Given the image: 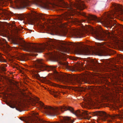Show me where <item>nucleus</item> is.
Masks as SVG:
<instances>
[{"mask_svg":"<svg viewBox=\"0 0 123 123\" xmlns=\"http://www.w3.org/2000/svg\"><path fill=\"white\" fill-rule=\"evenodd\" d=\"M16 0L20 2L21 5L25 7L30 6L32 4H34L36 5H39L44 8L48 9L49 7V4H54L61 7L67 8L68 12H66L63 16H56L54 19H50V21L51 23L55 24L54 25H53V27L51 29V31L61 36H64L66 33L63 30H59V28L60 27H65L66 26H64L63 25H62L61 26H60L56 25L57 24V22H60L62 18H66L70 15H73L74 14L75 11L73 9L72 6L80 10L83 9L86 7L84 3L80 0H78L77 2L72 4L70 5L64 2L63 0H35L32 1L29 0Z\"/></svg>","mask_w":123,"mask_h":123,"instance_id":"f257e3e1","label":"nucleus"},{"mask_svg":"<svg viewBox=\"0 0 123 123\" xmlns=\"http://www.w3.org/2000/svg\"><path fill=\"white\" fill-rule=\"evenodd\" d=\"M19 45L24 50L32 53L43 52L45 49H50L52 48L57 49L58 53L49 52L47 54L48 57L50 59L58 61L59 59L66 60L65 54L63 53L66 51L64 45H73L75 46V44L71 43L58 42L57 41L50 39L47 40L46 43L43 44H31L25 42L24 40L19 43Z\"/></svg>","mask_w":123,"mask_h":123,"instance_id":"f03ea898","label":"nucleus"},{"mask_svg":"<svg viewBox=\"0 0 123 123\" xmlns=\"http://www.w3.org/2000/svg\"><path fill=\"white\" fill-rule=\"evenodd\" d=\"M113 11L106 14L105 17L101 19L97 17V22L104 24L108 27L113 28H115V30L119 32L123 36V26L119 24H117L116 22L110 19L114 18L117 16H118L123 19V7L120 4H112Z\"/></svg>","mask_w":123,"mask_h":123,"instance_id":"7ed1b4c3","label":"nucleus"},{"mask_svg":"<svg viewBox=\"0 0 123 123\" xmlns=\"http://www.w3.org/2000/svg\"><path fill=\"white\" fill-rule=\"evenodd\" d=\"M31 105L32 106L37 105L40 108L44 109V111L47 115L50 116H55L60 113L59 112L60 111L63 112L64 111L68 110L78 117L80 119L83 118L89 119L91 117L89 115V113L87 112L86 111H80L79 110L74 111L73 108L69 107H67L63 106L59 107H56L53 108L45 106L43 103L39 101L37 102L34 101L33 102Z\"/></svg>","mask_w":123,"mask_h":123,"instance_id":"20e7f679","label":"nucleus"},{"mask_svg":"<svg viewBox=\"0 0 123 123\" xmlns=\"http://www.w3.org/2000/svg\"><path fill=\"white\" fill-rule=\"evenodd\" d=\"M89 32L95 36L96 38L99 40L105 41L107 37H111V35L108 31L101 33L95 31L92 27L89 25L83 26L80 29H73L70 32L71 36L74 38H79L82 37V35L85 33Z\"/></svg>","mask_w":123,"mask_h":123,"instance_id":"39448f33","label":"nucleus"},{"mask_svg":"<svg viewBox=\"0 0 123 123\" xmlns=\"http://www.w3.org/2000/svg\"><path fill=\"white\" fill-rule=\"evenodd\" d=\"M34 63L36 68L41 69L42 70H46L48 71L52 70L54 73L53 77L59 81L68 82V78H70L71 76L70 74H68L62 73H58L55 70V67L46 66L43 63L41 60H37L34 62Z\"/></svg>","mask_w":123,"mask_h":123,"instance_id":"423d86ee","label":"nucleus"},{"mask_svg":"<svg viewBox=\"0 0 123 123\" xmlns=\"http://www.w3.org/2000/svg\"><path fill=\"white\" fill-rule=\"evenodd\" d=\"M45 15L42 14H39L35 12L32 13L31 14H22L20 16V20H23V22L29 24L34 25L36 23V25H39L40 19H43Z\"/></svg>","mask_w":123,"mask_h":123,"instance_id":"0eeeda50","label":"nucleus"},{"mask_svg":"<svg viewBox=\"0 0 123 123\" xmlns=\"http://www.w3.org/2000/svg\"><path fill=\"white\" fill-rule=\"evenodd\" d=\"M32 116L35 117L32 120H30L28 118V121H26L27 123H30L32 121L34 123H72L74 121L69 117H62L61 118L60 122H48L43 120L38 116V113L35 112L32 113Z\"/></svg>","mask_w":123,"mask_h":123,"instance_id":"6e6552de","label":"nucleus"},{"mask_svg":"<svg viewBox=\"0 0 123 123\" xmlns=\"http://www.w3.org/2000/svg\"><path fill=\"white\" fill-rule=\"evenodd\" d=\"M96 115L102 117L101 118L103 120L107 121L108 122L111 121V119L118 118L120 119H123V111L120 112L119 115L114 114L111 116L106 114L105 112L98 111L96 113Z\"/></svg>","mask_w":123,"mask_h":123,"instance_id":"1a4fd4ad","label":"nucleus"},{"mask_svg":"<svg viewBox=\"0 0 123 123\" xmlns=\"http://www.w3.org/2000/svg\"><path fill=\"white\" fill-rule=\"evenodd\" d=\"M78 52L80 54L88 55L90 54V51L88 49L80 48L77 50Z\"/></svg>","mask_w":123,"mask_h":123,"instance_id":"9d476101","label":"nucleus"},{"mask_svg":"<svg viewBox=\"0 0 123 123\" xmlns=\"http://www.w3.org/2000/svg\"><path fill=\"white\" fill-rule=\"evenodd\" d=\"M6 41L5 40L3 39L2 40H1V44H5L4 45H3V47L4 49L6 50H9L12 49L14 48H12L10 47L9 46L8 44L6 43Z\"/></svg>","mask_w":123,"mask_h":123,"instance_id":"9b49d317","label":"nucleus"},{"mask_svg":"<svg viewBox=\"0 0 123 123\" xmlns=\"http://www.w3.org/2000/svg\"><path fill=\"white\" fill-rule=\"evenodd\" d=\"M43 80L45 83H46V84H49L51 85H52L54 86L58 87L61 88H64V86H63L57 84H55L52 83L49 80H48L47 78H44L43 79Z\"/></svg>","mask_w":123,"mask_h":123,"instance_id":"f8f14e48","label":"nucleus"},{"mask_svg":"<svg viewBox=\"0 0 123 123\" xmlns=\"http://www.w3.org/2000/svg\"><path fill=\"white\" fill-rule=\"evenodd\" d=\"M61 64L65 66V67L68 68L70 69L72 71H77L76 68L74 67H70L68 64L66 62H62Z\"/></svg>","mask_w":123,"mask_h":123,"instance_id":"ddd939ff","label":"nucleus"},{"mask_svg":"<svg viewBox=\"0 0 123 123\" xmlns=\"http://www.w3.org/2000/svg\"><path fill=\"white\" fill-rule=\"evenodd\" d=\"M109 50L106 48H105L102 50L101 52L102 55L106 56L108 55V53L109 52Z\"/></svg>","mask_w":123,"mask_h":123,"instance_id":"4468645a","label":"nucleus"},{"mask_svg":"<svg viewBox=\"0 0 123 123\" xmlns=\"http://www.w3.org/2000/svg\"><path fill=\"white\" fill-rule=\"evenodd\" d=\"M1 12L3 14V16H4L5 17H9V15H10V13L8 11L6 10H2Z\"/></svg>","mask_w":123,"mask_h":123,"instance_id":"2eb2a0df","label":"nucleus"},{"mask_svg":"<svg viewBox=\"0 0 123 123\" xmlns=\"http://www.w3.org/2000/svg\"><path fill=\"white\" fill-rule=\"evenodd\" d=\"M38 72V71L37 72L35 71H32V73L34 75L35 77L38 78L40 77L39 74L37 73Z\"/></svg>","mask_w":123,"mask_h":123,"instance_id":"dca6fc26","label":"nucleus"},{"mask_svg":"<svg viewBox=\"0 0 123 123\" xmlns=\"http://www.w3.org/2000/svg\"><path fill=\"white\" fill-rule=\"evenodd\" d=\"M73 90L75 91H82L84 90V89L82 88H78L76 87L75 88H73Z\"/></svg>","mask_w":123,"mask_h":123,"instance_id":"f3484780","label":"nucleus"},{"mask_svg":"<svg viewBox=\"0 0 123 123\" xmlns=\"http://www.w3.org/2000/svg\"><path fill=\"white\" fill-rule=\"evenodd\" d=\"M81 79L80 80L79 79H77L75 80L74 81H72V83L73 84H76L77 83H80L81 82Z\"/></svg>","mask_w":123,"mask_h":123,"instance_id":"a211bd4d","label":"nucleus"},{"mask_svg":"<svg viewBox=\"0 0 123 123\" xmlns=\"http://www.w3.org/2000/svg\"><path fill=\"white\" fill-rule=\"evenodd\" d=\"M50 93L51 94L54 95L55 97H56L57 96V93L56 92L50 91Z\"/></svg>","mask_w":123,"mask_h":123,"instance_id":"6ab92c4d","label":"nucleus"},{"mask_svg":"<svg viewBox=\"0 0 123 123\" xmlns=\"http://www.w3.org/2000/svg\"><path fill=\"white\" fill-rule=\"evenodd\" d=\"M85 21V20H80L77 19H76L75 20V21L76 23H81L82 22H83Z\"/></svg>","mask_w":123,"mask_h":123,"instance_id":"aec40b11","label":"nucleus"},{"mask_svg":"<svg viewBox=\"0 0 123 123\" xmlns=\"http://www.w3.org/2000/svg\"><path fill=\"white\" fill-rule=\"evenodd\" d=\"M96 67L94 66H89L86 67L87 68H88L89 69H95Z\"/></svg>","mask_w":123,"mask_h":123,"instance_id":"412c9836","label":"nucleus"},{"mask_svg":"<svg viewBox=\"0 0 123 123\" xmlns=\"http://www.w3.org/2000/svg\"><path fill=\"white\" fill-rule=\"evenodd\" d=\"M19 56L20 58L23 60H24L26 57L25 55L24 54H20Z\"/></svg>","mask_w":123,"mask_h":123,"instance_id":"4be33fe9","label":"nucleus"},{"mask_svg":"<svg viewBox=\"0 0 123 123\" xmlns=\"http://www.w3.org/2000/svg\"><path fill=\"white\" fill-rule=\"evenodd\" d=\"M4 61V58L3 57L1 56V55L0 53V62H3Z\"/></svg>","mask_w":123,"mask_h":123,"instance_id":"5701e85b","label":"nucleus"},{"mask_svg":"<svg viewBox=\"0 0 123 123\" xmlns=\"http://www.w3.org/2000/svg\"><path fill=\"white\" fill-rule=\"evenodd\" d=\"M97 44H98V45L99 46V47H98V48H102L103 47H104V46L103 45H101V44L100 43H98Z\"/></svg>","mask_w":123,"mask_h":123,"instance_id":"b1692460","label":"nucleus"},{"mask_svg":"<svg viewBox=\"0 0 123 123\" xmlns=\"http://www.w3.org/2000/svg\"><path fill=\"white\" fill-rule=\"evenodd\" d=\"M15 29V33H17V32H18V31L19 30V29L18 28H17V27H16Z\"/></svg>","mask_w":123,"mask_h":123,"instance_id":"393cba45","label":"nucleus"},{"mask_svg":"<svg viewBox=\"0 0 123 123\" xmlns=\"http://www.w3.org/2000/svg\"><path fill=\"white\" fill-rule=\"evenodd\" d=\"M119 58H120L121 59H122L123 58V56L121 55H119Z\"/></svg>","mask_w":123,"mask_h":123,"instance_id":"a878e982","label":"nucleus"},{"mask_svg":"<svg viewBox=\"0 0 123 123\" xmlns=\"http://www.w3.org/2000/svg\"><path fill=\"white\" fill-rule=\"evenodd\" d=\"M122 43L123 44H121V47L123 49V42Z\"/></svg>","mask_w":123,"mask_h":123,"instance_id":"bb28decb","label":"nucleus"},{"mask_svg":"<svg viewBox=\"0 0 123 123\" xmlns=\"http://www.w3.org/2000/svg\"><path fill=\"white\" fill-rule=\"evenodd\" d=\"M19 109H18L17 110H18V111H21V110L20 109H21V108L20 107H19Z\"/></svg>","mask_w":123,"mask_h":123,"instance_id":"cd10ccee","label":"nucleus"},{"mask_svg":"<svg viewBox=\"0 0 123 123\" xmlns=\"http://www.w3.org/2000/svg\"><path fill=\"white\" fill-rule=\"evenodd\" d=\"M62 93H63V94H65V92H62Z\"/></svg>","mask_w":123,"mask_h":123,"instance_id":"c85d7f7f","label":"nucleus"},{"mask_svg":"<svg viewBox=\"0 0 123 123\" xmlns=\"http://www.w3.org/2000/svg\"><path fill=\"white\" fill-rule=\"evenodd\" d=\"M37 100H39V99H38V98H37Z\"/></svg>","mask_w":123,"mask_h":123,"instance_id":"c756f323","label":"nucleus"},{"mask_svg":"<svg viewBox=\"0 0 123 123\" xmlns=\"http://www.w3.org/2000/svg\"><path fill=\"white\" fill-rule=\"evenodd\" d=\"M69 18H67V19H69Z\"/></svg>","mask_w":123,"mask_h":123,"instance_id":"7c9ffc66","label":"nucleus"},{"mask_svg":"<svg viewBox=\"0 0 123 123\" xmlns=\"http://www.w3.org/2000/svg\"><path fill=\"white\" fill-rule=\"evenodd\" d=\"M78 23V24H80L81 23Z\"/></svg>","mask_w":123,"mask_h":123,"instance_id":"2f4dec72","label":"nucleus"}]
</instances>
